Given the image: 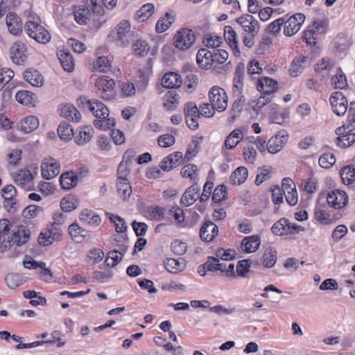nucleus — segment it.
Here are the masks:
<instances>
[{
	"mask_svg": "<svg viewBox=\"0 0 355 355\" xmlns=\"http://www.w3.org/2000/svg\"><path fill=\"white\" fill-rule=\"evenodd\" d=\"M74 17L80 25L93 22L94 28L98 30L106 21L104 10L97 0H85L83 5L75 8Z\"/></svg>",
	"mask_w": 355,
	"mask_h": 355,
	"instance_id": "obj_1",
	"label": "nucleus"
},
{
	"mask_svg": "<svg viewBox=\"0 0 355 355\" xmlns=\"http://www.w3.org/2000/svg\"><path fill=\"white\" fill-rule=\"evenodd\" d=\"M40 19L36 15L28 16V20L24 26V31L29 37L39 43L47 44L50 42L51 36L49 32L40 24Z\"/></svg>",
	"mask_w": 355,
	"mask_h": 355,
	"instance_id": "obj_2",
	"label": "nucleus"
},
{
	"mask_svg": "<svg viewBox=\"0 0 355 355\" xmlns=\"http://www.w3.org/2000/svg\"><path fill=\"white\" fill-rule=\"evenodd\" d=\"M333 207V191L327 193H320L318 204L315 209V218L322 225H329L331 222V216L327 208Z\"/></svg>",
	"mask_w": 355,
	"mask_h": 355,
	"instance_id": "obj_3",
	"label": "nucleus"
},
{
	"mask_svg": "<svg viewBox=\"0 0 355 355\" xmlns=\"http://www.w3.org/2000/svg\"><path fill=\"white\" fill-rule=\"evenodd\" d=\"M116 43L118 46L125 47L135 41L137 36L134 31L130 29V24L128 21H121L113 31Z\"/></svg>",
	"mask_w": 355,
	"mask_h": 355,
	"instance_id": "obj_4",
	"label": "nucleus"
},
{
	"mask_svg": "<svg viewBox=\"0 0 355 355\" xmlns=\"http://www.w3.org/2000/svg\"><path fill=\"white\" fill-rule=\"evenodd\" d=\"M211 106L218 112L224 111L227 107V96L225 90L219 87H213L209 92Z\"/></svg>",
	"mask_w": 355,
	"mask_h": 355,
	"instance_id": "obj_5",
	"label": "nucleus"
},
{
	"mask_svg": "<svg viewBox=\"0 0 355 355\" xmlns=\"http://www.w3.org/2000/svg\"><path fill=\"white\" fill-rule=\"evenodd\" d=\"M196 40V36L190 29L183 28L173 37V44L180 50L189 49Z\"/></svg>",
	"mask_w": 355,
	"mask_h": 355,
	"instance_id": "obj_6",
	"label": "nucleus"
},
{
	"mask_svg": "<svg viewBox=\"0 0 355 355\" xmlns=\"http://www.w3.org/2000/svg\"><path fill=\"white\" fill-rule=\"evenodd\" d=\"M62 229L59 225L51 223L47 229L40 234L38 243L41 245L47 246L55 241H60L62 238Z\"/></svg>",
	"mask_w": 355,
	"mask_h": 355,
	"instance_id": "obj_7",
	"label": "nucleus"
},
{
	"mask_svg": "<svg viewBox=\"0 0 355 355\" xmlns=\"http://www.w3.org/2000/svg\"><path fill=\"white\" fill-rule=\"evenodd\" d=\"M114 85V80L106 76H101L96 80V87L100 92L101 96L106 100L112 99Z\"/></svg>",
	"mask_w": 355,
	"mask_h": 355,
	"instance_id": "obj_8",
	"label": "nucleus"
},
{
	"mask_svg": "<svg viewBox=\"0 0 355 355\" xmlns=\"http://www.w3.org/2000/svg\"><path fill=\"white\" fill-rule=\"evenodd\" d=\"M305 20V15L302 13H296L284 20V33L286 36L291 37L300 29Z\"/></svg>",
	"mask_w": 355,
	"mask_h": 355,
	"instance_id": "obj_9",
	"label": "nucleus"
},
{
	"mask_svg": "<svg viewBox=\"0 0 355 355\" xmlns=\"http://www.w3.org/2000/svg\"><path fill=\"white\" fill-rule=\"evenodd\" d=\"M337 137V145L347 148L355 142V129H349V127H340L336 130Z\"/></svg>",
	"mask_w": 355,
	"mask_h": 355,
	"instance_id": "obj_10",
	"label": "nucleus"
},
{
	"mask_svg": "<svg viewBox=\"0 0 355 355\" xmlns=\"http://www.w3.org/2000/svg\"><path fill=\"white\" fill-rule=\"evenodd\" d=\"M26 51V44L21 41H17L10 47V59L18 65L23 64L27 58Z\"/></svg>",
	"mask_w": 355,
	"mask_h": 355,
	"instance_id": "obj_11",
	"label": "nucleus"
},
{
	"mask_svg": "<svg viewBox=\"0 0 355 355\" xmlns=\"http://www.w3.org/2000/svg\"><path fill=\"white\" fill-rule=\"evenodd\" d=\"M236 21L241 26L245 32L251 34L253 37L259 31V22L251 15L244 14L237 18Z\"/></svg>",
	"mask_w": 355,
	"mask_h": 355,
	"instance_id": "obj_12",
	"label": "nucleus"
},
{
	"mask_svg": "<svg viewBox=\"0 0 355 355\" xmlns=\"http://www.w3.org/2000/svg\"><path fill=\"white\" fill-rule=\"evenodd\" d=\"M288 135L286 131H280L275 137H272L266 144L268 151L275 154L279 152L287 141Z\"/></svg>",
	"mask_w": 355,
	"mask_h": 355,
	"instance_id": "obj_13",
	"label": "nucleus"
},
{
	"mask_svg": "<svg viewBox=\"0 0 355 355\" xmlns=\"http://www.w3.org/2000/svg\"><path fill=\"white\" fill-rule=\"evenodd\" d=\"M218 228L213 222L206 221L200 230L201 239L206 242H211L218 235Z\"/></svg>",
	"mask_w": 355,
	"mask_h": 355,
	"instance_id": "obj_14",
	"label": "nucleus"
},
{
	"mask_svg": "<svg viewBox=\"0 0 355 355\" xmlns=\"http://www.w3.org/2000/svg\"><path fill=\"white\" fill-rule=\"evenodd\" d=\"M224 38L232 48L234 55L236 57L239 56L241 51L238 46L237 34L231 26H225L224 27Z\"/></svg>",
	"mask_w": 355,
	"mask_h": 355,
	"instance_id": "obj_15",
	"label": "nucleus"
},
{
	"mask_svg": "<svg viewBox=\"0 0 355 355\" xmlns=\"http://www.w3.org/2000/svg\"><path fill=\"white\" fill-rule=\"evenodd\" d=\"M182 159L181 152H175L163 159L160 163V168L164 171H169L179 166Z\"/></svg>",
	"mask_w": 355,
	"mask_h": 355,
	"instance_id": "obj_16",
	"label": "nucleus"
},
{
	"mask_svg": "<svg viewBox=\"0 0 355 355\" xmlns=\"http://www.w3.org/2000/svg\"><path fill=\"white\" fill-rule=\"evenodd\" d=\"M59 111L62 117L69 121L78 122L81 119V114L72 104H61L59 106Z\"/></svg>",
	"mask_w": 355,
	"mask_h": 355,
	"instance_id": "obj_17",
	"label": "nucleus"
},
{
	"mask_svg": "<svg viewBox=\"0 0 355 355\" xmlns=\"http://www.w3.org/2000/svg\"><path fill=\"white\" fill-rule=\"evenodd\" d=\"M42 175L46 180H51L57 176L60 170V164L51 159L50 162L42 164Z\"/></svg>",
	"mask_w": 355,
	"mask_h": 355,
	"instance_id": "obj_18",
	"label": "nucleus"
},
{
	"mask_svg": "<svg viewBox=\"0 0 355 355\" xmlns=\"http://www.w3.org/2000/svg\"><path fill=\"white\" fill-rule=\"evenodd\" d=\"M200 191V187L198 184H194L189 187L181 198L182 205L189 207L193 205L198 198Z\"/></svg>",
	"mask_w": 355,
	"mask_h": 355,
	"instance_id": "obj_19",
	"label": "nucleus"
},
{
	"mask_svg": "<svg viewBox=\"0 0 355 355\" xmlns=\"http://www.w3.org/2000/svg\"><path fill=\"white\" fill-rule=\"evenodd\" d=\"M333 64L330 62L329 58H322L315 65V71L324 78H329L330 83L333 84V76H331V71Z\"/></svg>",
	"mask_w": 355,
	"mask_h": 355,
	"instance_id": "obj_20",
	"label": "nucleus"
},
{
	"mask_svg": "<svg viewBox=\"0 0 355 355\" xmlns=\"http://www.w3.org/2000/svg\"><path fill=\"white\" fill-rule=\"evenodd\" d=\"M11 236L12 243L20 246L28 242L30 238V231L26 229L25 227L18 226L16 229L12 230Z\"/></svg>",
	"mask_w": 355,
	"mask_h": 355,
	"instance_id": "obj_21",
	"label": "nucleus"
},
{
	"mask_svg": "<svg viewBox=\"0 0 355 355\" xmlns=\"http://www.w3.org/2000/svg\"><path fill=\"white\" fill-rule=\"evenodd\" d=\"M277 83L272 78L264 77L259 80L257 89L261 94L272 95L277 89Z\"/></svg>",
	"mask_w": 355,
	"mask_h": 355,
	"instance_id": "obj_22",
	"label": "nucleus"
},
{
	"mask_svg": "<svg viewBox=\"0 0 355 355\" xmlns=\"http://www.w3.org/2000/svg\"><path fill=\"white\" fill-rule=\"evenodd\" d=\"M196 61L198 65L202 69H209L214 64L212 51L206 49H201L196 55Z\"/></svg>",
	"mask_w": 355,
	"mask_h": 355,
	"instance_id": "obj_23",
	"label": "nucleus"
},
{
	"mask_svg": "<svg viewBox=\"0 0 355 355\" xmlns=\"http://www.w3.org/2000/svg\"><path fill=\"white\" fill-rule=\"evenodd\" d=\"M261 245V239L258 235L245 237L241 242V248L247 253L256 252Z\"/></svg>",
	"mask_w": 355,
	"mask_h": 355,
	"instance_id": "obj_24",
	"label": "nucleus"
},
{
	"mask_svg": "<svg viewBox=\"0 0 355 355\" xmlns=\"http://www.w3.org/2000/svg\"><path fill=\"white\" fill-rule=\"evenodd\" d=\"M245 73V65L243 63H239L236 66L234 78V87L233 94L239 95L241 94L243 88V79Z\"/></svg>",
	"mask_w": 355,
	"mask_h": 355,
	"instance_id": "obj_25",
	"label": "nucleus"
},
{
	"mask_svg": "<svg viewBox=\"0 0 355 355\" xmlns=\"http://www.w3.org/2000/svg\"><path fill=\"white\" fill-rule=\"evenodd\" d=\"M78 175L73 171L62 173L60 178V185L62 189L69 190L77 185Z\"/></svg>",
	"mask_w": 355,
	"mask_h": 355,
	"instance_id": "obj_26",
	"label": "nucleus"
},
{
	"mask_svg": "<svg viewBox=\"0 0 355 355\" xmlns=\"http://www.w3.org/2000/svg\"><path fill=\"white\" fill-rule=\"evenodd\" d=\"M33 179V175L30 170L22 169L19 171L15 178V182L26 190H31V187L28 186V184L32 182Z\"/></svg>",
	"mask_w": 355,
	"mask_h": 355,
	"instance_id": "obj_27",
	"label": "nucleus"
},
{
	"mask_svg": "<svg viewBox=\"0 0 355 355\" xmlns=\"http://www.w3.org/2000/svg\"><path fill=\"white\" fill-rule=\"evenodd\" d=\"M162 84L166 88H178L182 85V79L179 74L174 72L166 73L162 78Z\"/></svg>",
	"mask_w": 355,
	"mask_h": 355,
	"instance_id": "obj_28",
	"label": "nucleus"
},
{
	"mask_svg": "<svg viewBox=\"0 0 355 355\" xmlns=\"http://www.w3.org/2000/svg\"><path fill=\"white\" fill-rule=\"evenodd\" d=\"M39 124V119L37 116H29L21 121L19 130L24 134H28L37 129Z\"/></svg>",
	"mask_w": 355,
	"mask_h": 355,
	"instance_id": "obj_29",
	"label": "nucleus"
},
{
	"mask_svg": "<svg viewBox=\"0 0 355 355\" xmlns=\"http://www.w3.org/2000/svg\"><path fill=\"white\" fill-rule=\"evenodd\" d=\"M6 24L9 32L12 35H17L21 31V24L19 17L14 12L6 15Z\"/></svg>",
	"mask_w": 355,
	"mask_h": 355,
	"instance_id": "obj_30",
	"label": "nucleus"
},
{
	"mask_svg": "<svg viewBox=\"0 0 355 355\" xmlns=\"http://www.w3.org/2000/svg\"><path fill=\"white\" fill-rule=\"evenodd\" d=\"M185 266V260L183 258H178V259L168 258L164 261L165 268L171 273H178L182 271Z\"/></svg>",
	"mask_w": 355,
	"mask_h": 355,
	"instance_id": "obj_31",
	"label": "nucleus"
},
{
	"mask_svg": "<svg viewBox=\"0 0 355 355\" xmlns=\"http://www.w3.org/2000/svg\"><path fill=\"white\" fill-rule=\"evenodd\" d=\"M89 109L98 119H105L109 115L108 108L98 100H92Z\"/></svg>",
	"mask_w": 355,
	"mask_h": 355,
	"instance_id": "obj_32",
	"label": "nucleus"
},
{
	"mask_svg": "<svg viewBox=\"0 0 355 355\" xmlns=\"http://www.w3.org/2000/svg\"><path fill=\"white\" fill-rule=\"evenodd\" d=\"M180 95L176 90L168 91L164 96V107L168 110H174L179 103Z\"/></svg>",
	"mask_w": 355,
	"mask_h": 355,
	"instance_id": "obj_33",
	"label": "nucleus"
},
{
	"mask_svg": "<svg viewBox=\"0 0 355 355\" xmlns=\"http://www.w3.org/2000/svg\"><path fill=\"white\" fill-rule=\"evenodd\" d=\"M58 59L64 70L71 72L74 69V62L72 55L69 51H60L58 53Z\"/></svg>",
	"mask_w": 355,
	"mask_h": 355,
	"instance_id": "obj_34",
	"label": "nucleus"
},
{
	"mask_svg": "<svg viewBox=\"0 0 355 355\" xmlns=\"http://www.w3.org/2000/svg\"><path fill=\"white\" fill-rule=\"evenodd\" d=\"M15 99L22 105L34 106L36 101V96L29 91L21 90L17 92Z\"/></svg>",
	"mask_w": 355,
	"mask_h": 355,
	"instance_id": "obj_35",
	"label": "nucleus"
},
{
	"mask_svg": "<svg viewBox=\"0 0 355 355\" xmlns=\"http://www.w3.org/2000/svg\"><path fill=\"white\" fill-rule=\"evenodd\" d=\"M80 219L81 221L94 227L98 226L101 223V217L94 211L88 209H85L81 213Z\"/></svg>",
	"mask_w": 355,
	"mask_h": 355,
	"instance_id": "obj_36",
	"label": "nucleus"
},
{
	"mask_svg": "<svg viewBox=\"0 0 355 355\" xmlns=\"http://www.w3.org/2000/svg\"><path fill=\"white\" fill-rule=\"evenodd\" d=\"M24 79L33 86L41 87L44 83L42 74L37 70H28L24 73Z\"/></svg>",
	"mask_w": 355,
	"mask_h": 355,
	"instance_id": "obj_37",
	"label": "nucleus"
},
{
	"mask_svg": "<svg viewBox=\"0 0 355 355\" xmlns=\"http://www.w3.org/2000/svg\"><path fill=\"white\" fill-rule=\"evenodd\" d=\"M132 44V50L139 57H145L149 52L150 46L146 40L136 38Z\"/></svg>",
	"mask_w": 355,
	"mask_h": 355,
	"instance_id": "obj_38",
	"label": "nucleus"
},
{
	"mask_svg": "<svg viewBox=\"0 0 355 355\" xmlns=\"http://www.w3.org/2000/svg\"><path fill=\"white\" fill-rule=\"evenodd\" d=\"M336 99L340 100V103L338 105H334V114L338 116L343 115L347 109V101L341 92H334V103Z\"/></svg>",
	"mask_w": 355,
	"mask_h": 355,
	"instance_id": "obj_39",
	"label": "nucleus"
},
{
	"mask_svg": "<svg viewBox=\"0 0 355 355\" xmlns=\"http://www.w3.org/2000/svg\"><path fill=\"white\" fill-rule=\"evenodd\" d=\"M277 261V251L272 248H267L261 258V263L266 268H272Z\"/></svg>",
	"mask_w": 355,
	"mask_h": 355,
	"instance_id": "obj_40",
	"label": "nucleus"
},
{
	"mask_svg": "<svg viewBox=\"0 0 355 355\" xmlns=\"http://www.w3.org/2000/svg\"><path fill=\"white\" fill-rule=\"evenodd\" d=\"M248 178V170L243 166L238 167L231 175L230 180L232 184L240 185L243 184Z\"/></svg>",
	"mask_w": 355,
	"mask_h": 355,
	"instance_id": "obj_41",
	"label": "nucleus"
},
{
	"mask_svg": "<svg viewBox=\"0 0 355 355\" xmlns=\"http://www.w3.org/2000/svg\"><path fill=\"white\" fill-rule=\"evenodd\" d=\"M117 192L123 201L127 200L132 194V187L129 181L117 180Z\"/></svg>",
	"mask_w": 355,
	"mask_h": 355,
	"instance_id": "obj_42",
	"label": "nucleus"
},
{
	"mask_svg": "<svg viewBox=\"0 0 355 355\" xmlns=\"http://www.w3.org/2000/svg\"><path fill=\"white\" fill-rule=\"evenodd\" d=\"M94 130L91 126H86L83 128L79 132V135L75 137V141L78 145H84L89 142L93 137Z\"/></svg>",
	"mask_w": 355,
	"mask_h": 355,
	"instance_id": "obj_43",
	"label": "nucleus"
},
{
	"mask_svg": "<svg viewBox=\"0 0 355 355\" xmlns=\"http://www.w3.org/2000/svg\"><path fill=\"white\" fill-rule=\"evenodd\" d=\"M202 137H200L192 139L191 144L189 146L184 157L183 158L184 162H189L192 157L196 155L200 148V141H202Z\"/></svg>",
	"mask_w": 355,
	"mask_h": 355,
	"instance_id": "obj_44",
	"label": "nucleus"
},
{
	"mask_svg": "<svg viewBox=\"0 0 355 355\" xmlns=\"http://www.w3.org/2000/svg\"><path fill=\"white\" fill-rule=\"evenodd\" d=\"M78 204V199L73 196H67L61 200L60 207L63 211L69 212L76 209Z\"/></svg>",
	"mask_w": 355,
	"mask_h": 355,
	"instance_id": "obj_45",
	"label": "nucleus"
},
{
	"mask_svg": "<svg viewBox=\"0 0 355 355\" xmlns=\"http://www.w3.org/2000/svg\"><path fill=\"white\" fill-rule=\"evenodd\" d=\"M58 134L62 140L69 141L73 136V129L66 122H62L58 128Z\"/></svg>",
	"mask_w": 355,
	"mask_h": 355,
	"instance_id": "obj_46",
	"label": "nucleus"
},
{
	"mask_svg": "<svg viewBox=\"0 0 355 355\" xmlns=\"http://www.w3.org/2000/svg\"><path fill=\"white\" fill-rule=\"evenodd\" d=\"M340 175L345 184H350L355 180V169L351 166L343 167L340 170Z\"/></svg>",
	"mask_w": 355,
	"mask_h": 355,
	"instance_id": "obj_47",
	"label": "nucleus"
},
{
	"mask_svg": "<svg viewBox=\"0 0 355 355\" xmlns=\"http://www.w3.org/2000/svg\"><path fill=\"white\" fill-rule=\"evenodd\" d=\"M154 6L152 3L144 4L137 12V19L139 22L147 20L153 13Z\"/></svg>",
	"mask_w": 355,
	"mask_h": 355,
	"instance_id": "obj_48",
	"label": "nucleus"
},
{
	"mask_svg": "<svg viewBox=\"0 0 355 355\" xmlns=\"http://www.w3.org/2000/svg\"><path fill=\"white\" fill-rule=\"evenodd\" d=\"M350 40L345 34L338 35L334 41V49H336L339 52L346 51L350 46Z\"/></svg>",
	"mask_w": 355,
	"mask_h": 355,
	"instance_id": "obj_49",
	"label": "nucleus"
},
{
	"mask_svg": "<svg viewBox=\"0 0 355 355\" xmlns=\"http://www.w3.org/2000/svg\"><path fill=\"white\" fill-rule=\"evenodd\" d=\"M123 253L122 251H118L116 250L109 252L105 260V264L111 267L116 266L121 261Z\"/></svg>",
	"mask_w": 355,
	"mask_h": 355,
	"instance_id": "obj_50",
	"label": "nucleus"
},
{
	"mask_svg": "<svg viewBox=\"0 0 355 355\" xmlns=\"http://www.w3.org/2000/svg\"><path fill=\"white\" fill-rule=\"evenodd\" d=\"M203 43L209 48L215 49L220 46L223 43V39L214 33L206 34L204 36Z\"/></svg>",
	"mask_w": 355,
	"mask_h": 355,
	"instance_id": "obj_51",
	"label": "nucleus"
},
{
	"mask_svg": "<svg viewBox=\"0 0 355 355\" xmlns=\"http://www.w3.org/2000/svg\"><path fill=\"white\" fill-rule=\"evenodd\" d=\"M173 23V17L166 13L164 17L160 18L156 24L155 29L157 33H163L166 31Z\"/></svg>",
	"mask_w": 355,
	"mask_h": 355,
	"instance_id": "obj_52",
	"label": "nucleus"
},
{
	"mask_svg": "<svg viewBox=\"0 0 355 355\" xmlns=\"http://www.w3.org/2000/svg\"><path fill=\"white\" fill-rule=\"evenodd\" d=\"M347 87L348 83L345 74L340 69H337L334 75V88L343 89Z\"/></svg>",
	"mask_w": 355,
	"mask_h": 355,
	"instance_id": "obj_53",
	"label": "nucleus"
},
{
	"mask_svg": "<svg viewBox=\"0 0 355 355\" xmlns=\"http://www.w3.org/2000/svg\"><path fill=\"white\" fill-rule=\"evenodd\" d=\"M347 202V196L345 191L334 190V209L344 207Z\"/></svg>",
	"mask_w": 355,
	"mask_h": 355,
	"instance_id": "obj_54",
	"label": "nucleus"
},
{
	"mask_svg": "<svg viewBox=\"0 0 355 355\" xmlns=\"http://www.w3.org/2000/svg\"><path fill=\"white\" fill-rule=\"evenodd\" d=\"M288 225V219L282 218L277 221L271 227L272 232L277 236L286 234V227Z\"/></svg>",
	"mask_w": 355,
	"mask_h": 355,
	"instance_id": "obj_55",
	"label": "nucleus"
},
{
	"mask_svg": "<svg viewBox=\"0 0 355 355\" xmlns=\"http://www.w3.org/2000/svg\"><path fill=\"white\" fill-rule=\"evenodd\" d=\"M5 282L10 288L15 289L21 284L22 280L19 275L9 273L5 277Z\"/></svg>",
	"mask_w": 355,
	"mask_h": 355,
	"instance_id": "obj_56",
	"label": "nucleus"
},
{
	"mask_svg": "<svg viewBox=\"0 0 355 355\" xmlns=\"http://www.w3.org/2000/svg\"><path fill=\"white\" fill-rule=\"evenodd\" d=\"M184 116L187 117H200L201 116L200 108L193 102L186 103L184 108Z\"/></svg>",
	"mask_w": 355,
	"mask_h": 355,
	"instance_id": "obj_57",
	"label": "nucleus"
},
{
	"mask_svg": "<svg viewBox=\"0 0 355 355\" xmlns=\"http://www.w3.org/2000/svg\"><path fill=\"white\" fill-rule=\"evenodd\" d=\"M252 261L250 259H243L238 262L236 266V272L239 276L245 277L252 266Z\"/></svg>",
	"mask_w": 355,
	"mask_h": 355,
	"instance_id": "obj_58",
	"label": "nucleus"
},
{
	"mask_svg": "<svg viewBox=\"0 0 355 355\" xmlns=\"http://www.w3.org/2000/svg\"><path fill=\"white\" fill-rule=\"evenodd\" d=\"M14 76V72L10 69H0V91L8 83Z\"/></svg>",
	"mask_w": 355,
	"mask_h": 355,
	"instance_id": "obj_59",
	"label": "nucleus"
},
{
	"mask_svg": "<svg viewBox=\"0 0 355 355\" xmlns=\"http://www.w3.org/2000/svg\"><path fill=\"white\" fill-rule=\"evenodd\" d=\"M227 188L224 184L217 186L212 195V200L214 202H220L226 198Z\"/></svg>",
	"mask_w": 355,
	"mask_h": 355,
	"instance_id": "obj_60",
	"label": "nucleus"
},
{
	"mask_svg": "<svg viewBox=\"0 0 355 355\" xmlns=\"http://www.w3.org/2000/svg\"><path fill=\"white\" fill-rule=\"evenodd\" d=\"M110 220L115 224L116 230L117 232L123 233L127 230V225L123 218L118 215L111 214Z\"/></svg>",
	"mask_w": 355,
	"mask_h": 355,
	"instance_id": "obj_61",
	"label": "nucleus"
},
{
	"mask_svg": "<svg viewBox=\"0 0 355 355\" xmlns=\"http://www.w3.org/2000/svg\"><path fill=\"white\" fill-rule=\"evenodd\" d=\"M164 213L165 209L159 206H151L148 209L149 216L157 221L164 218Z\"/></svg>",
	"mask_w": 355,
	"mask_h": 355,
	"instance_id": "obj_62",
	"label": "nucleus"
},
{
	"mask_svg": "<svg viewBox=\"0 0 355 355\" xmlns=\"http://www.w3.org/2000/svg\"><path fill=\"white\" fill-rule=\"evenodd\" d=\"M94 125L100 130H105L115 125L114 119H98L94 121Z\"/></svg>",
	"mask_w": 355,
	"mask_h": 355,
	"instance_id": "obj_63",
	"label": "nucleus"
},
{
	"mask_svg": "<svg viewBox=\"0 0 355 355\" xmlns=\"http://www.w3.org/2000/svg\"><path fill=\"white\" fill-rule=\"evenodd\" d=\"M103 257V252L98 248H95L89 251L87 256V262L92 261V264L99 263Z\"/></svg>",
	"mask_w": 355,
	"mask_h": 355,
	"instance_id": "obj_64",
	"label": "nucleus"
}]
</instances>
